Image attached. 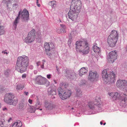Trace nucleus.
<instances>
[{
	"instance_id": "nucleus-1",
	"label": "nucleus",
	"mask_w": 127,
	"mask_h": 127,
	"mask_svg": "<svg viewBox=\"0 0 127 127\" xmlns=\"http://www.w3.org/2000/svg\"><path fill=\"white\" fill-rule=\"evenodd\" d=\"M28 63L29 58L28 57L23 55L18 57L15 66L16 70L21 73L26 71Z\"/></svg>"
},
{
	"instance_id": "nucleus-2",
	"label": "nucleus",
	"mask_w": 127,
	"mask_h": 127,
	"mask_svg": "<svg viewBox=\"0 0 127 127\" xmlns=\"http://www.w3.org/2000/svg\"><path fill=\"white\" fill-rule=\"evenodd\" d=\"M115 74L113 71L107 72V69L103 70L102 71V75L105 84L111 85L116 81Z\"/></svg>"
},
{
	"instance_id": "nucleus-3",
	"label": "nucleus",
	"mask_w": 127,
	"mask_h": 127,
	"mask_svg": "<svg viewBox=\"0 0 127 127\" xmlns=\"http://www.w3.org/2000/svg\"><path fill=\"white\" fill-rule=\"evenodd\" d=\"M75 48L77 52H81L83 54H88L89 51V47L87 41H77L76 43Z\"/></svg>"
},
{
	"instance_id": "nucleus-4",
	"label": "nucleus",
	"mask_w": 127,
	"mask_h": 127,
	"mask_svg": "<svg viewBox=\"0 0 127 127\" xmlns=\"http://www.w3.org/2000/svg\"><path fill=\"white\" fill-rule=\"evenodd\" d=\"M118 34L117 32L115 30H112L110 34L107 38V42L109 46L112 47H115L118 40Z\"/></svg>"
},
{
	"instance_id": "nucleus-5",
	"label": "nucleus",
	"mask_w": 127,
	"mask_h": 127,
	"mask_svg": "<svg viewBox=\"0 0 127 127\" xmlns=\"http://www.w3.org/2000/svg\"><path fill=\"white\" fill-rule=\"evenodd\" d=\"M4 101L5 103L10 105H16L18 103L17 99L15 98V96L12 93L6 94L4 96Z\"/></svg>"
},
{
	"instance_id": "nucleus-6",
	"label": "nucleus",
	"mask_w": 127,
	"mask_h": 127,
	"mask_svg": "<svg viewBox=\"0 0 127 127\" xmlns=\"http://www.w3.org/2000/svg\"><path fill=\"white\" fill-rule=\"evenodd\" d=\"M114 99L118 98L121 100L120 106L124 107H127V96L123 93L122 94L120 95L117 92L114 93Z\"/></svg>"
},
{
	"instance_id": "nucleus-7",
	"label": "nucleus",
	"mask_w": 127,
	"mask_h": 127,
	"mask_svg": "<svg viewBox=\"0 0 127 127\" xmlns=\"http://www.w3.org/2000/svg\"><path fill=\"white\" fill-rule=\"evenodd\" d=\"M88 105L90 109L96 110H100L102 106L99 98L96 99L94 102H89Z\"/></svg>"
},
{
	"instance_id": "nucleus-8",
	"label": "nucleus",
	"mask_w": 127,
	"mask_h": 127,
	"mask_svg": "<svg viewBox=\"0 0 127 127\" xmlns=\"http://www.w3.org/2000/svg\"><path fill=\"white\" fill-rule=\"evenodd\" d=\"M81 9L70 7V10L68 13L69 18L73 21L77 19Z\"/></svg>"
},
{
	"instance_id": "nucleus-9",
	"label": "nucleus",
	"mask_w": 127,
	"mask_h": 127,
	"mask_svg": "<svg viewBox=\"0 0 127 127\" xmlns=\"http://www.w3.org/2000/svg\"><path fill=\"white\" fill-rule=\"evenodd\" d=\"M35 83L39 85H44L47 87L49 86L50 82L46 78L40 75L37 76L35 80Z\"/></svg>"
},
{
	"instance_id": "nucleus-10",
	"label": "nucleus",
	"mask_w": 127,
	"mask_h": 127,
	"mask_svg": "<svg viewBox=\"0 0 127 127\" xmlns=\"http://www.w3.org/2000/svg\"><path fill=\"white\" fill-rule=\"evenodd\" d=\"M36 34V32L34 29H32L29 32L27 37L25 38V42L29 43L32 42L35 39Z\"/></svg>"
},
{
	"instance_id": "nucleus-11",
	"label": "nucleus",
	"mask_w": 127,
	"mask_h": 127,
	"mask_svg": "<svg viewBox=\"0 0 127 127\" xmlns=\"http://www.w3.org/2000/svg\"><path fill=\"white\" fill-rule=\"evenodd\" d=\"M98 75L96 71H90L88 76V79L91 82H93L96 80L98 77Z\"/></svg>"
},
{
	"instance_id": "nucleus-12",
	"label": "nucleus",
	"mask_w": 127,
	"mask_h": 127,
	"mask_svg": "<svg viewBox=\"0 0 127 127\" xmlns=\"http://www.w3.org/2000/svg\"><path fill=\"white\" fill-rule=\"evenodd\" d=\"M117 54L116 51H111L109 53V55L107 57V59L111 63H113L117 58Z\"/></svg>"
},
{
	"instance_id": "nucleus-13",
	"label": "nucleus",
	"mask_w": 127,
	"mask_h": 127,
	"mask_svg": "<svg viewBox=\"0 0 127 127\" xmlns=\"http://www.w3.org/2000/svg\"><path fill=\"white\" fill-rule=\"evenodd\" d=\"M20 12V15H21V18L24 21L27 22L29 19V13L26 9H24L22 11L21 10L19 12Z\"/></svg>"
},
{
	"instance_id": "nucleus-14",
	"label": "nucleus",
	"mask_w": 127,
	"mask_h": 127,
	"mask_svg": "<svg viewBox=\"0 0 127 127\" xmlns=\"http://www.w3.org/2000/svg\"><path fill=\"white\" fill-rule=\"evenodd\" d=\"M62 94H60V97L62 100H64L69 97L71 94V91L66 89L64 90V93Z\"/></svg>"
},
{
	"instance_id": "nucleus-15",
	"label": "nucleus",
	"mask_w": 127,
	"mask_h": 127,
	"mask_svg": "<svg viewBox=\"0 0 127 127\" xmlns=\"http://www.w3.org/2000/svg\"><path fill=\"white\" fill-rule=\"evenodd\" d=\"M82 3L80 0H72L70 7L81 9Z\"/></svg>"
},
{
	"instance_id": "nucleus-16",
	"label": "nucleus",
	"mask_w": 127,
	"mask_h": 127,
	"mask_svg": "<svg viewBox=\"0 0 127 127\" xmlns=\"http://www.w3.org/2000/svg\"><path fill=\"white\" fill-rule=\"evenodd\" d=\"M116 85L120 89L123 88L124 86H127V81L120 79L118 80L116 82Z\"/></svg>"
},
{
	"instance_id": "nucleus-17",
	"label": "nucleus",
	"mask_w": 127,
	"mask_h": 127,
	"mask_svg": "<svg viewBox=\"0 0 127 127\" xmlns=\"http://www.w3.org/2000/svg\"><path fill=\"white\" fill-rule=\"evenodd\" d=\"M44 105L45 109L47 110H51L54 107L53 103L50 101H45L44 103Z\"/></svg>"
},
{
	"instance_id": "nucleus-18",
	"label": "nucleus",
	"mask_w": 127,
	"mask_h": 127,
	"mask_svg": "<svg viewBox=\"0 0 127 127\" xmlns=\"http://www.w3.org/2000/svg\"><path fill=\"white\" fill-rule=\"evenodd\" d=\"M55 47L54 44L52 42L48 43L45 42L44 45V47L45 49V51H50L54 48Z\"/></svg>"
},
{
	"instance_id": "nucleus-19",
	"label": "nucleus",
	"mask_w": 127,
	"mask_h": 127,
	"mask_svg": "<svg viewBox=\"0 0 127 127\" xmlns=\"http://www.w3.org/2000/svg\"><path fill=\"white\" fill-rule=\"evenodd\" d=\"M75 73L73 71L69 70L66 69L65 71V73H64L65 76L69 78H70L72 76L75 74Z\"/></svg>"
},
{
	"instance_id": "nucleus-20",
	"label": "nucleus",
	"mask_w": 127,
	"mask_h": 127,
	"mask_svg": "<svg viewBox=\"0 0 127 127\" xmlns=\"http://www.w3.org/2000/svg\"><path fill=\"white\" fill-rule=\"evenodd\" d=\"M88 68L87 67H83L80 70L79 73V75L82 76L83 75L86 74L88 71Z\"/></svg>"
},
{
	"instance_id": "nucleus-21",
	"label": "nucleus",
	"mask_w": 127,
	"mask_h": 127,
	"mask_svg": "<svg viewBox=\"0 0 127 127\" xmlns=\"http://www.w3.org/2000/svg\"><path fill=\"white\" fill-rule=\"evenodd\" d=\"M12 1H13L14 3L13 5V7H14L15 6L16 8H17L18 6V1L17 0H9L8 2H7L6 1V3L7 6L8 7L9 3H10Z\"/></svg>"
},
{
	"instance_id": "nucleus-22",
	"label": "nucleus",
	"mask_w": 127,
	"mask_h": 127,
	"mask_svg": "<svg viewBox=\"0 0 127 127\" xmlns=\"http://www.w3.org/2000/svg\"><path fill=\"white\" fill-rule=\"evenodd\" d=\"M20 12H19L16 18L14 21L13 22V26L16 29L17 26V24L18 23L19 20L20 19Z\"/></svg>"
},
{
	"instance_id": "nucleus-23",
	"label": "nucleus",
	"mask_w": 127,
	"mask_h": 127,
	"mask_svg": "<svg viewBox=\"0 0 127 127\" xmlns=\"http://www.w3.org/2000/svg\"><path fill=\"white\" fill-rule=\"evenodd\" d=\"M75 32H72L69 35V39L68 42V44L69 45L71 44V42L72 41L71 39L72 38L74 37V33Z\"/></svg>"
},
{
	"instance_id": "nucleus-24",
	"label": "nucleus",
	"mask_w": 127,
	"mask_h": 127,
	"mask_svg": "<svg viewBox=\"0 0 127 127\" xmlns=\"http://www.w3.org/2000/svg\"><path fill=\"white\" fill-rule=\"evenodd\" d=\"M22 123L19 121H18L13 123L12 127H22Z\"/></svg>"
},
{
	"instance_id": "nucleus-25",
	"label": "nucleus",
	"mask_w": 127,
	"mask_h": 127,
	"mask_svg": "<svg viewBox=\"0 0 127 127\" xmlns=\"http://www.w3.org/2000/svg\"><path fill=\"white\" fill-rule=\"evenodd\" d=\"M97 44H95L92 47L93 49L95 52L99 53L100 51V48L99 47H97Z\"/></svg>"
},
{
	"instance_id": "nucleus-26",
	"label": "nucleus",
	"mask_w": 127,
	"mask_h": 127,
	"mask_svg": "<svg viewBox=\"0 0 127 127\" xmlns=\"http://www.w3.org/2000/svg\"><path fill=\"white\" fill-rule=\"evenodd\" d=\"M48 91L49 94L54 95H55L56 94L55 90L52 89L50 87L48 89Z\"/></svg>"
},
{
	"instance_id": "nucleus-27",
	"label": "nucleus",
	"mask_w": 127,
	"mask_h": 127,
	"mask_svg": "<svg viewBox=\"0 0 127 127\" xmlns=\"http://www.w3.org/2000/svg\"><path fill=\"white\" fill-rule=\"evenodd\" d=\"M5 33V30L3 26L1 25V22L0 21V35H2Z\"/></svg>"
},
{
	"instance_id": "nucleus-28",
	"label": "nucleus",
	"mask_w": 127,
	"mask_h": 127,
	"mask_svg": "<svg viewBox=\"0 0 127 127\" xmlns=\"http://www.w3.org/2000/svg\"><path fill=\"white\" fill-rule=\"evenodd\" d=\"M41 105L42 104L40 103L39 99H37L36 103L34 107L36 109H39V108L41 106Z\"/></svg>"
},
{
	"instance_id": "nucleus-29",
	"label": "nucleus",
	"mask_w": 127,
	"mask_h": 127,
	"mask_svg": "<svg viewBox=\"0 0 127 127\" xmlns=\"http://www.w3.org/2000/svg\"><path fill=\"white\" fill-rule=\"evenodd\" d=\"M24 87V86L21 84H17L16 86V89L18 91L19 90H22Z\"/></svg>"
},
{
	"instance_id": "nucleus-30",
	"label": "nucleus",
	"mask_w": 127,
	"mask_h": 127,
	"mask_svg": "<svg viewBox=\"0 0 127 127\" xmlns=\"http://www.w3.org/2000/svg\"><path fill=\"white\" fill-rule=\"evenodd\" d=\"M49 4L52 7L54 8L56 6V2L54 1H51L49 2Z\"/></svg>"
},
{
	"instance_id": "nucleus-31",
	"label": "nucleus",
	"mask_w": 127,
	"mask_h": 127,
	"mask_svg": "<svg viewBox=\"0 0 127 127\" xmlns=\"http://www.w3.org/2000/svg\"><path fill=\"white\" fill-rule=\"evenodd\" d=\"M26 107V105L24 103H21L19 106V108L21 110H22L25 109Z\"/></svg>"
},
{
	"instance_id": "nucleus-32",
	"label": "nucleus",
	"mask_w": 127,
	"mask_h": 127,
	"mask_svg": "<svg viewBox=\"0 0 127 127\" xmlns=\"http://www.w3.org/2000/svg\"><path fill=\"white\" fill-rule=\"evenodd\" d=\"M35 109H36L33 106H31L29 109V111L30 112L33 113L35 112Z\"/></svg>"
},
{
	"instance_id": "nucleus-33",
	"label": "nucleus",
	"mask_w": 127,
	"mask_h": 127,
	"mask_svg": "<svg viewBox=\"0 0 127 127\" xmlns=\"http://www.w3.org/2000/svg\"><path fill=\"white\" fill-rule=\"evenodd\" d=\"M58 92L59 93V95L60 96V94H63L64 91L63 90V89L61 87H59L58 88ZM63 94H62V95Z\"/></svg>"
},
{
	"instance_id": "nucleus-34",
	"label": "nucleus",
	"mask_w": 127,
	"mask_h": 127,
	"mask_svg": "<svg viewBox=\"0 0 127 127\" xmlns=\"http://www.w3.org/2000/svg\"><path fill=\"white\" fill-rule=\"evenodd\" d=\"M81 91L80 89H78L76 91V94L78 96H79L81 94Z\"/></svg>"
},
{
	"instance_id": "nucleus-35",
	"label": "nucleus",
	"mask_w": 127,
	"mask_h": 127,
	"mask_svg": "<svg viewBox=\"0 0 127 127\" xmlns=\"http://www.w3.org/2000/svg\"><path fill=\"white\" fill-rule=\"evenodd\" d=\"M109 95L110 96V98H114V93H109Z\"/></svg>"
},
{
	"instance_id": "nucleus-36",
	"label": "nucleus",
	"mask_w": 127,
	"mask_h": 127,
	"mask_svg": "<svg viewBox=\"0 0 127 127\" xmlns=\"http://www.w3.org/2000/svg\"><path fill=\"white\" fill-rule=\"evenodd\" d=\"M49 51H45V53L48 56L49 58H50L52 54L51 53L49 52Z\"/></svg>"
},
{
	"instance_id": "nucleus-37",
	"label": "nucleus",
	"mask_w": 127,
	"mask_h": 127,
	"mask_svg": "<svg viewBox=\"0 0 127 127\" xmlns=\"http://www.w3.org/2000/svg\"><path fill=\"white\" fill-rule=\"evenodd\" d=\"M86 81L85 80H82L81 81L80 83L79 84L80 86L83 85L86 83Z\"/></svg>"
},
{
	"instance_id": "nucleus-38",
	"label": "nucleus",
	"mask_w": 127,
	"mask_h": 127,
	"mask_svg": "<svg viewBox=\"0 0 127 127\" xmlns=\"http://www.w3.org/2000/svg\"><path fill=\"white\" fill-rule=\"evenodd\" d=\"M76 104L77 105H78V106H79V107H80L81 106H82L81 102H79V101L78 100H77L76 101Z\"/></svg>"
},
{
	"instance_id": "nucleus-39",
	"label": "nucleus",
	"mask_w": 127,
	"mask_h": 127,
	"mask_svg": "<svg viewBox=\"0 0 127 127\" xmlns=\"http://www.w3.org/2000/svg\"><path fill=\"white\" fill-rule=\"evenodd\" d=\"M4 61L5 63L7 64H9L10 63L9 60L7 59H4Z\"/></svg>"
},
{
	"instance_id": "nucleus-40",
	"label": "nucleus",
	"mask_w": 127,
	"mask_h": 127,
	"mask_svg": "<svg viewBox=\"0 0 127 127\" xmlns=\"http://www.w3.org/2000/svg\"><path fill=\"white\" fill-rule=\"evenodd\" d=\"M10 72V70H7L5 71L4 72L5 74L6 75H8L9 74V72Z\"/></svg>"
},
{
	"instance_id": "nucleus-41",
	"label": "nucleus",
	"mask_w": 127,
	"mask_h": 127,
	"mask_svg": "<svg viewBox=\"0 0 127 127\" xmlns=\"http://www.w3.org/2000/svg\"><path fill=\"white\" fill-rule=\"evenodd\" d=\"M62 32L64 33L65 32V28H61Z\"/></svg>"
},
{
	"instance_id": "nucleus-42",
	"label": "nucleus",
	"mask_w": 127,
	"mask_h": 127,
	"mask_svg": "<svg viewBox=\"0 0 127 127\" xmlns=\"http://www.w3.org/2000/svg\"><path fill=\"white\" fill-rule=\"evenodd\" d=\"M57 33H60L62 32L61 28H59L57 30Z\"/></svg>"
},
{
	"instance_id": "nucleus-43",
	"label": "nucleus",
	"mask_w": 127,
	"mask_h": 127,
	"mask_svg": "<svg viewBox=\"0 0 127 127\" xmlns=\"http://www.w3.org/2000/svg\"><path fill=\"white\" fill-rule=\"evenodd\" d=\"M3 122L2 121L0 122V127H4Z\"/></svg>"
},
{
	"instance_id": "nucleus-44",
	"label": "nucleus",
	"mask_w": 127,
	"mask_h": 127,
	"mask_svg": "<svg viewBox=\"0 0 127 127\" xmlns=\"http://www.w3.org/2000/svg\"><path fill=\"white\" fill-rule=\"evenodd\" d=\"M51 75L50 74H47V78L48 79H50L51 78Z\"/></svg>"
},
{
	"instance_id": "nucleus-45",
	"label": "nucleus",
	"mask_w": 127,
	"mask_h": 127,
	"mask_svg": "<svg viewBox=\"0 0 127 127\" xmlns=\"http://www.w3.org/2000/svg\"><path fill=\"white\" fill-rule=\"evenodd\" d=\"M26 76V74H23L22 76V78L23 79L25 78Z\"/></svg>"
},
{
	"instance_id": "nucleus-46",
	"label": "nucleus",
	"mask_w": 127,
	"mask_h": 127,
	"mask_svg": "<svg viewBox=\"0 0 127 127\" xmlns=\"http://www.w3.org/2000/svg\"><path fill=\"white\" fill-rule=\"evenodd\" d=\"M37 34L38 37L40 36L41 35L40 32V31H38L37 32Z\"/></svg>"
},
{
	"instance_id": "nucleus-47",
	"label": "nucleus",
	"mask_w": 127,
	"mask_h": 127,
	"mask_svg": "<svg viewBox=\"0 0 127 127\" xmlns=\"http://www.w3.org/2000/svg\"><path fill=\"white\" fill-rule=\"evenodd\" d=\"M60 26L61 27V28H65V27L64 24H60Z\"/></svg>"
},
{
	"instance_id": "nucleus-48",
	"label": "nucleus",
	"mask_w": 127,
	"mask_h": 127,
	"mask_svg": "<svg viewBox=\"0 0 127 127\" xmlns=\"http://www.w3.org/2000/svg\"><path fill=\"white\" fill-rule=\"evenodd\" d=\"M28 102L32 104V100L30 99H29L28 100Z\"/></svg>"
},
{
	"instance_id": "nucleus-49",
	"label": "nucleus",
	"mask_w": 127,
	"mask_h": 127,
	"mask_svg": "<svg viewBox=\"0 0 127 127\" xmlns=\"http://www.w3.org/2000/svg\"><path fill=\"white\" fill-rule=\"evenodd\" d=\"M24 95H28L29 93L28 92H26L25 91L24 92Z\"/></svg>"
},
{
	"instance_id": "nucleus-50",
	"label": "nucleus",
	"mask_w": 127,
	"mask_h": 127,
	"mask_svg": "<svg viewBox=\"0 0 127 127\" xmlns=\"http://www.w3.org/2000/svg\"><path fill=\"white\" fill-rule=\"evenodd\" d=\"M40 61H38L36 63V64L37 66H38L40 64Z\"/></svg>"
},
{
	"instance_id": "nucleus-51",
	"label": "nucleus",
	"mask_w": 127,
	"mask_h": 127,
	"mask_svg": "<svg viewBox=\"0 0 127 127\" xmlns=\"http://www.w3.org/2000/svg\"><path fill=\"white\" fill-rule=\"evenodd\" d=\"M6 50L3 51L2 52V53H4V54H6L7 55L8 53L6 52Z\"/></svg>"
},
{
	"instance_id": "nucleus-52",
	"label": "nucleus",
	"mask_w": 127,
	"mask_h": 127,
	"mask_svg": "<svg viewBox=\"0 0 127 127\" xmlns=\"http://www.w3.org/2000/svg\"><path fill=\"white\" fill-rule=\"evenodd\" d=\"M33 66L32 65H30L29 66V68L30 69H32L33 68Z\"/></svg>"
},
{
	"instance_id": "nucleus-53",
	"label": "nucleus",
	"mask_w": 127,
	"mask_h": 127,
	"mask_svg": "<svg viewBox=\"0 0 127 127\" xmlns=\"http://www.w3.org/2000/svg\"><path fill=\"white\" fill-rule=\"evenodd\" d=\"M33 72L34 74H36L37 73V70H34L33 71Z\"/></svg>"
},
{
	"instance_id": "nucleus-54",
	"label": "nucleus",
	"mask_w": 127,
	"mask_h": 127,
	"mask_svg": "<svg viewBox=\"0 0 127 127\" xmlns=\"http://www.w3.org/2000/svg\"><path fill=\"white\" fill-rule=\"evenodd\" d=\"M3 110L4 111H6L7 110V109L6 107H4L3 108Z\"/></svg>"
},
{
	"instance_id": "nucleus-55",
	"label": "nucleus",
	"mask_w": 127,
	"mask_h": 127,
	"mask_svg": "<svg viewBox=\"0 0 127 127\" xmlns=\"http://www.w3.org/2000/svg\"><path fill=\"white\" fill-rule=\"evenodd\" d=\"M56 69H57V71H58V72H59V71H60V70H59V69L58 68L57 66H56Z\"/></svg>"
},
{
	"instance_id": "nucleus-56",
	"label": "nucleus",
	"mask_w": 127,
	"mask_h": 127,
	"mask_svg": "<svg viewBox=\"0 0 127 127\" xmlns=\"http://www.w3.org/2000/svg\"><path fill=\"white\" fill-rule=\"evenodd\" d=\"M42 61L43 62L42 65H44V63L45 62V60H42Z\"/></svg>"
},
{
	"instance_id": "nucleus-57",
	"label": "nucleus",
	"mask_w": 127,
	"mask_h": 127,
	"mask_svg": "<svg viewBox=\"0 0 127 127\" xmlns=\"http://www.w3.org/2000/svg\"><path fill=\"white\" fill-rule=\"evenodd\" d=\"M44 65H41V67L42 68H44Z\"/></svg>"
},
{
	"instance_id": "nucleus-58",
	"label": "nucleus",
	"mask_w": 127,
	"mask_h": 127,
	"mask_svg": "<svg viewBox=\"0 0 127 127\" xmlns=\"http://www.w3.org/2000/svg\"><path fill=\"white\" fill-rule=\"evenodd\" d=\"M54 83H55V84H57V82L56 81V80H54Z\"/></svg>"
},
{
	"instance_id": "nucleus-59",
	"label": "nucleus",
	"mask_w": 127,
	"mask_h": 127,
	"mask_svg": "<svg viewBox=\"0 0 127 127\" xmlns=\"http://www.w3.org/2000/svg\"><path fill=\"white\" fill-rule=\"evenodd\" d=\"M37 6H38V7H40V4H37Z\"/></svg>"
},
{
	"instance_id": "nucleus-60",
	"label": "nucleus",
	"mask_w": 127,
	"mask_h": 127,
	"mask_svg": "<svg viewBox=\"0 0 127 127\" xmlns=\"http://www.w3.org/2000/svg\"><path fill=\"white\" fill-rule=\"evenodd\" d=\"M100 124L101 125H102V124H103V123H102V122L101 121L100 122Z\"/></svg>"
},
{
	"instance_id": "nucleus-61",
	"label": "nucleus",
	"mask_w": 127,
	"mask_h": 127,
	"mask_svg": "<svg viewBox=\"0 0 127 127\" xmlns=\"http://www.w3.org/2000/svg\"><path fill=\"white\" fill-rule=\"evenodd\" d=\"M106 124V123H103V125H105Z\"/></svg>"
},
{
	"instance_id": "nucleus-62",
	"label": "nucleus",
	"mask_w": 127,
	"mask_h": 127,
	"mask_svg": "<svg viewBox=\"0 0 127 127\" xmlns=\"http://www.w3.org/2000/svg\"><path fill=\"white\" fill-rule=\"evenodd\" d=\"M36 3L37 4L38 3V1H36Z\"/></svg>"
},
{
	"instance_id": "nucleus-63",
	"label": "nucleus",
	"mask_w": 127,
	"mask_h": 127,
	"mask_svg": "<svg viewBox=\"0 0 127 127\" xmlns=\"http://www.w3.org/2000/svg\"><path fill=\"white\" fill-rule=\"evenodd\" d=\"M59 21H60V22H61V20H59Z\"/></svg>"
},
{
	"instance_id": "nucleus-64",
	"label": "nucleus",
	"mask_w": 127,
	"mask_h": 127,
	"mask_svg": "<svg viewBox=\"0 0 127 127\" xmlns=\"http://www.w3.org/2000/svg\"><path fill=\"white\" fill-rule=\"evenodd\" d=\"M40 110H42V109H39Z\"/></svg>"
}]
</instances>
